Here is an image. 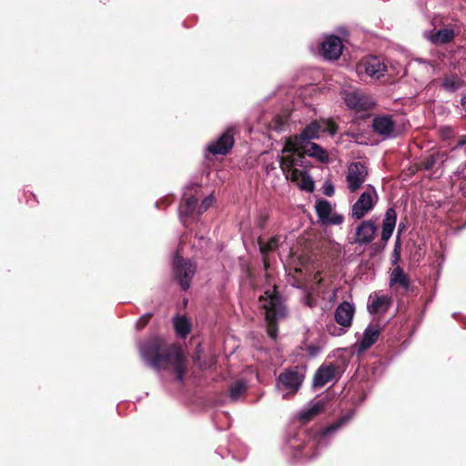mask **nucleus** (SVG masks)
Returning <instances> with one entry per match:
<instances>
[{"mask_svg": "<svg viewBox=\"0 0 466 466\" xmlns=\"http://www.w3.org/2000/svg\"><path fill=\"white\" fill-rule=\"evenodd\" d=\"M304 380V373L299 367H293L284 370L277 380V387H283L290 393H295L300 388Z\"/></svg>", "mask_w": 466, "mask_h": 466, "instance_id": "nucleus-7", "label": "nucleus"}, {"mask_svg": "<svg viewBox=\"0 0 466 466\" xmlns=\"http://www.w3.org/2000/svg\"><path fill=\"white\" fill-rule=\"evenodd\" d=\"M198 204V199L191 196L188 198H185L184 201L180 204L178 212L181 220L184 222V218L190 216L193 211L196 209Z\"/></svg>", "mask_w": 466, "mask_h": 466, "instance_id": "nucleus-23", "label": "nucleus"}, {"mask_svg": "<svg viewBox=\"0 0 466 466\" xmlns=\"http://www.w3.org/2000/svg\"><path fill=\"white\" fill-rule=\"evenodd\" d=\"M394 228H395L394 227L382 225V231H381L382 240L388 241L390 238V237L392 236Z\"/></svg>", "mask_w": 466, "mask_h": 466, "instance_id": "nucleus-31", "label": "nucleus"}, {"mask_svg": "<svg viewBox=\"0 0 466 466\" xmlns=\"http://www.w3.org/2000/svg\"><path fill=\"white\" fill-rule=\"evenodd\" d=\"M396 221H397L396 211L393 208H388L386 210L382 225H386V226H390V227H394L395 228Z\"/></svg>", "mask_w": 466, "mask_h": 466, "instance_id": "nucleus-28", "label": "nucleus"}, {"mask_svg": "<svg viewBox=\"0 0 466 466\" xmlns=\"http://www.w3.org/2000/svg\"><path fill=\"white\" fill-rule=\"evenodd\" d=\"M441 86L445 91L453 93L463 86V80L457 76H451L443 79Z\"/></svg>", "mask_w": 466, "mask_h": 466, "instance_id": "nucleus-25", "label": "nucleus"}, {"mask_svg": "<svg viewBox=\"0 0 466 466\" xmlns=\"http://www.w3.org/2000/svg\"><path fill=\"white\" fill-rule=\"evenodd\" d=\"M233 135L227 131L220 137L208 146V150L213 155H226L233 147Z\"/></svg>", "mask_w": 466, "mask_h": 466, "instance_id": "nucleus-15", "label": "nucleus"}, {"mask_svg": "<svg viewBox=\"0 0 466 466\" xmlns=\"http://www.w3.org/2000/svg\"><path fill=\"white\" fill-rule=\"evenodd\" d=\"M330 333H331V334H333V335H336V333H334V332H331V331H330ZM340 334H341V333H337V336H339Z\"/></svg>", "mask_w": 466, "mask_h": 466, "instance_id": "nucleus-37", "label": "nucleus"}, {"mask_svg": "<svg viewBox=\"0 0 466 466\" xmlns=\"http://www.w3.org/2000/svg\"><path fill=\"white\" fill-rule=\"evenodd\" d=\"M141 357L156 371L170 370L182 381L187 371V358L176 344L167 345L161 338H152L139 347Z\"/></svg>", "mask_w": 466, "mask_h": 466, "instance_id": "nucleus-2", "label": "nucleus"}, {"mask_svg": "<svg viewBox=\"0 0 466 466\" xmlns=\"http://www.w3.org/2000/svg\"><path fill=\"white\" fill-rule=\"evenodd\" d=\"M343 422L340 421L339 423H336V424H333L331 426H329V428H327L324 431H323V435H328V434H330V433H333L335 432L342 424Z\"/></svg>", "mask_w": 466, "mask_h": 466, "instance_id": "nucleus-32", "label": "nucleus"}, {"mask_svg": "<svg viewBox=\"0 0 466 466\" xmlns=\"http://www.w3.org/2000/svg\"><path fill=\"white\" fill-rule=\"evenodd\" d=\"M315 210L319 221L326 225H340L344 218L340 214L333 213V208L329 201L319 199L315 205Z\"/></svg>", "mask_w": 466, "mask_h": 466, "instance_id": "nucleus-9", "label": "nucleus"}, {"mask_svg": "<svg viewBox=\"0 0 466 466\" xmlns=\"http://www.w3.org/2000/svg\"><path fill=\"white\" fill-rule=\"evenodd\" d=\"M319 133V126L316 122L308 125L299 136L286 140L279 157L280 168L288 180H290L300 189L312 192L314 181L306 171L304 166L305 156L299 152V147L312 143L310 140L317 138Z\"/></svg>", "mask_w": 466, "mask_h": 466, "instance_id": "nucleus-1", "label": "nucleus"}, {"mask_svg": "<svg viewBox=\"0 0 466 466\" xmlns=\"http://www.w3.org/2000/svg\"><path fill=\"white\" fill-rule=\"evenodd\" d=\"M360 68H363L364 72L370 77L376 78L384 76L386 72V66L376 56L367 58L360 66Z\"/></svg>", "mask_w": 466, "mask_h": 466, "instance_id": "nucleus-18", "label": "nucleus"}, {"mask_svg": "<svg viewBox=\"0 0 466 466\" xmlns=\"http://www.w3.org/2000/svg\"><path fill=\"white\" fill-rule=\"evenodd\" d=\"M300 149H302L309 157H315L321 163H328L329 160L327 151L316 143H307L299 147V150Z\"/></svg>", "mask_w": 466, "mask_h": 466, "instance_id": "nucleus-20", "label": "nucleus"}, {"mask_svg": "<svg viewBox=\"0 0 466 466\" xmlns=\"http://www.w3.org/2000/svg\"><path fill=\"white\" fill-rule=\"evenodd\" d=\"M342 48L340 38L329 35L321 44V54L327 60H337L342 53Z\"/></svg>", "mask_w": 466, "mask_h": 466, "instance_id": "nucleus-11", "label": "nucleus"}, {"mask_svg": "<svg viewBox=\"0 0 466 466\" xmlns=\"http://www.w3.org/2000/svg\"><path fill=\"white\" fill-rule=\"evenodd\" d=\"M323 408L324 404L320 401H318L300 410L298 417L303 422L309 421L314 416L318 415L323 410Z\"/></svg>", "mask_w": 466, "mask_h": 466, "instance_id": "nucleus-22", "label": "nucleus"}, {"mask_svg": "<svg viewBox=\"0 0 466 466\" xmlns=\"http://www.w3.org/2000/svg\"><path fill=\"white\" fill-rule=\"evenodd\" d=\"M389 285L390 287L399 285L404 290H409L410 287V280L404 270L400 266H397L390 273Z\"/></svg>", "mask_w": 466, "mask_h": 466, "instance_id": "nucleus-21", "label": "nucleus"}, {"mask_svg": "<svg viewBox=\"0 0 466 466\" xmlns=\"http://www.w3.org/2000/svg\"><path fill=\"white\" fill-rule=\"evenodd\" d=\"M466 145V138L458 141L457 147H462Z\"/></svg>", "mask_w": 466, "mask_h": 466, "instance_id": "nucleus-36", "label": "nucleus"}, {"mask_svg": "<svg viewBox=\"0 0 466 466\" xmlns=\"http://www.w3.org/2000/svg\"><path fill=\"white\" fill-rule=\"evenodd\" d=\"M378 200L379 196L376 189L369 185L353 204L351 217L357 220L363 218L374 208Z\"/></svg>", "mask_w": 466, "mask_h": 466, "instance_id": "nucleus-4", "label": "nucleus"}, {"mask_svg": "<svg viewBox=\"0 0 466 466\" xmlns=\"http://www.w3.org/2000/svg\"><path fill=\"white\" fill-rule=\"evenodd\" d=\"M305 304L307 306H309V308H313V307L316 306V301L311 299H309V298H306L305 299Z\"/></svg>", "mask_w": 466, "mask_h": 466, "instance_id": "nucleus-34", "label": "nucleus"}, {"mask_svg": "<svg viewBox=\"0 0 466 466\" xmlns=\"http://www.w3.org/2000/svg\"><path fill=\"white\" fill-rule=\"evenodd\" d=\"M461 105L466 110V94L461 96Z\"/></svg>", "mask_w": 466, "mask_h": 466, "instance_id": "nucleus-35", "label": "nucleus"}, {"mask_svg": "<svg viewBox=\"0 0 466 466\" xmlns=\"http://www.w3.org/2000/svg\"><path fill=\"white\" fill-rule=\"evenodd\" d=\"M337 377V367L330 365L320 366L314 375V385L316 387H323L327 383L332 381Z\"/></svg>", "mask_w": 466, "mask_h": 466, "instance_id": "nucleus-17", "label": "nucleus"}, {"mask_svg": "<svg viewBox=\"0 0 466 466\" xmlns=\"http://www.w3.org/2000/svg\"><path fill=\"white\" fill-rule=\"evenodd\" d=\"M172 268L175 278L178 280L181 289L183 290L188 289L191 279L196 272V265L176 254L172 260Z\"/></svg>", "mask_w": 466, "mask_h": 466, "instance_id": "nucleus-5", "label": "nucleus"}, {"mask_svg": "<svg viewBox=\"0 0 466 466\" xmlns=\"http://www.w3.org/2000/svg\"><path fill=\"white\" fill-rule=\"evenodd\" d=\"M323 193L326 196L331 197L334 194V187L332 184H325Z\"/></svg>", "mask_w": 466, "mask_h": 466, "instance_id": "nucleus-33", "label": "nucleus"}, {"mask_svg": "<svg viewBox=\"0 0 466 466\" xmlns=\"http://www.w3.org/2000/svg\"><path fill=\"white\" fill-rule=\"evenodd\" d=\"M377 226L371 220L361 222L356 228L355 242L360 245L370 243L377 233Z\"/></svg>", "mask_w": 466, "mask_h": 466, "instance_id": "nucleus-13", "label": "nucleus"}, {"mask_svg": "<svg viewBox=\"0 0 466 466\" xmlns=\"http://www.w3.org/2000/svg\"><path fill=\"white\" fill-rule=\"evenodd\" d=\"M246 390L247 382L245 380H238L230 387L229 396L233 400H237Z\"/></svg>", "mask_w": 466, "mask_h": 466, "instance_id": "nucleus-26", "label": "nucleus"}, {"mask_svg": "<svg viewBox=\"0 0 466 466\" xmlns=\"http://www.w3.org/2000/svg\"><path fill=\"white\" fill-rule=\"evenodd\" d=\"M355 308L348 301L341 302L335 310V320L338 324L348 329L352 324Z\"/></svg>", "mask_w": 466, "mask_h": 466, "instance_id": "nucleus-14", "label": "nucleus"}, {"mask_svg": "<svg viewBox=\"0 0 466 466\" xmlns=\"http://www.w3.org/2000/svg\"><path fill=\"white\" fill-rule=\"evenodd\" d=\"M214 201L215 198L212 194L205 198L201 205L198 207V213L201 214L205 212L214 203Z\"/></svg>", "mask_w": 466, "mask_h": 466, "instance_id": "nucleus-29", "label": "nucleus"}, {"mask_svg": "<svg viewBox=\"0 0 466 466\" xmlns=\"http://www.w3.org/2000/svg\"><path fill=\"white\" fill-rule=\"evenodd\" d=\"M174 326L177 334L181 338H186L191 329L190 322L184 316H176L174 318Z\"/></svg>", "mask_w": 466, "mask_h": 466, "instance_id": "nucleus-24", "label": "nucleus"}, {"mask_svg": "<svg viewBox=\"0 0 466 466\" xmlns=\"http://www.w3.org/2000/svg\"><path fill=\"white\" fill-rule=\"evenodd\" d=\"M259 308L263 309L268 325V334L270 338H277L278 328L276 322L287 317L288 310L282 298L274 286L265 290L258 299Z\"/></svg>", "mask_w": 466, "mask_h": 466, "instance_id": "nucleus-3", "label": "nucleus"}, {"mask_svg": "<svg viewBox=\"0 0 466 466\" xmlns=\"http://www.w3.org/2000/svg\"><path fill=\"white\" fill-rule=\"evenodd\" d=\"M455 32L452 28H442L438 31L431 30L425 33V37L434 45H443L452 41Z\"/></svg>", "mask_w": 466, "mask_h": 466, "instance_id": "nucleus-19", "label": "nucleus"}, {"mask_svg": "<svg viewBox=\"0 0 466 466\" xmlns=\"http://www.w3.org/2000/svg\"><path fill=\"white\" fill-rule=\"evenodd\" d=\"M391 304V297L376 292L370 295L367 303V309L370 314H382L388 311Z\"/></svg>", "mask_w": 466, "mask_h": 466, "instance_id": "nucleus-12", "label": "nucleus"}, {"mask_svg": "<svg viewBox=\"0 0 466 466\" xmlns=\"http://www.w3.org/2000/svg\"><path fill=\"white\" fill-rule=\"evenodd\" d=\"M151 317H152L151 313H146V314L142 315L139 318V319L137 321L136 328L137 329H143L148 323V321L151 319Z\"/></svg>", "mask_w": 466, "mask_h": 466, "instance_id": "nucleus-30", "label": "nucleus"}, {"mask_svg": "<svg viewBox=\"0 0 466 466\" xmlns=\"http://www.w3.org/2000/svg\"><path fill=\"white\" fill-rule=\"evenodd\" d=\"M342 97L346 106L356 112L367 111L375 105L374 99L360 89L345 90Z\"/></svg>", "mask_w": 466, "mask_h": 466, "instance_id": "nucleus-6", "label": "nucleus"}, {"mask_svg": "<svg viewBox=\"0 0 466 466\" xmlns=\"http://www.w3.org/2000/svg\"><path fill=\"white\" fill-rule=\"evenodd\" d=\"M279 238L278 237H272L267 242L259 240L260 251L265 254L267 252L275 250L279 246Z\"/></svg>", "mask_w": 466, "mask_h": 466, "instance_id": "nucleus-27", "label": "nucleus"}, {"mask_svg": "<svg viewBox=\"0 0 466 466\" xmlns=\"http://www.w3.org/2000/svg\"><path fill=\"white\" fill-rule=\"evenodd\" d=\"M380 327L378 324L370 323L365 329L362 339L357 343L358 351L363 352L370 349L379 339Z\"/></svg>", "mask_w": 466, "mask_h": 466, "instance_id": "nucleus-16", "label": "nucleus"}, {"mask_svg": "<svg viewBox=\"0 0 466 466\" xmlns=\"http://www.w3.org/2000/svg\"><path fill=\"white\" fill-rule=\"evenodd\" d=\"M372 127L375 133L383 139H388L395 136V122L390 116H378L372 121Z\"/></svg>", "mask_w": 466, "mask_h": 466, "instance_id": "nucleus-10", "label": "nucleus"}, {"mask_svg": "<svg viewBox=\"0 0 466 466\" xmlns=\"http://www.w3.org/2000/svg\"><path fill=\"white\" fill-rule=\"evenodd\" d=\"M368 177L366 166L360 162L350 163L348 167L346 182L348 189L354 193L361 187Z\"/></svg>", "mask_w": 466, "mask_h": 466, "instance_id": "nucleus-8", "label": "nucleus"}]
</instances>
